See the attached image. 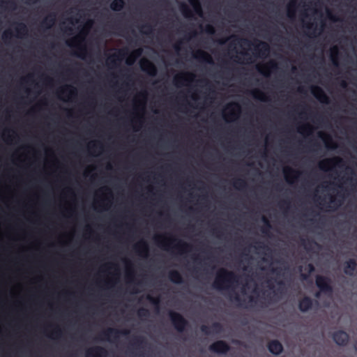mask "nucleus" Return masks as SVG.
<instances>
[{"mask_svg":"<svg viewBox=\"0 0 357 357\" xmlns=\"http://www.w3.org/2000/svg\"><path fill=\"white\" fill-rule=\"evenodd\" d=\"M239 277L233 271L220 268L215 278L213 287L218 290H230L234 291V284L238 282Z\"/></svg>","mask_w":357,"mask_h":357,"instance_id":"f257e3e1","label":"nucleus"},{"mask_svg":"<svg viewBox=\"0 0 357 357\" xmlns=\"http://www.w3.org/2000/svg\"><path fill=\"white\" fill-rule=\"evenodd\" d=\"M155 241L163 249L174 248L181 254L189 251L191 248L190 244L174 237L167 238L165 236H157L155 237Z\"/></svg>","mask_w":357,"mask_h":357,"instance_id":"f03ea898","label":"nucleus"},{"mask_svg":"<svg viewBox=\"0 0 357 357\" xmlns=\"http://www.w3.org/2000/svg\"><path fill=\"white\" fill-rule=\"evenodd\" d=\"M315 284L319 289V291L315 294L316 298H319L321 293L327 295L333 293L331 280L328 277L317 275L315 278Z\"/></svg>","mask_w":357,"mask_h":357,"instance_id":"7ed1b4c3","label":"nucleus"},{"mask_svg":"<svg viewBox=\"0 0 357 357\" xmlns=\"http://www.w3.org/2000/svg\"><path fill=\"white\" fill-rule=\"evenodd\" d=\"M169 317L174 327L178 332H183L188 326V321L178 312L169 311Z\"/></svg>","mask_w":357,"mask_h":357,"instance_id":"20e7f679","label":"nucleus"},{"mask_svg":"<svg viewBox=\"0 0 357 357\" xmlns=\"http://www.w3.org/2000/svg\"><path fill=\"white\" fill-rule=\"evenodd\" d=\"M130 331L127 329L119 330L114 328H108L101 333L100 337L102 340L110 341L112 338L117 340L120 335H128Z\"/></svg>","mask_w":357,"mask_h":357,"instance_id":"39448f33","label":"nucleus"},{"mask_svg":"<svg viewBox=\"0 0 357 357\" xmlns=\"http://www.w3.org/2000/svg\"><path fill=\"white\" fill-rule=\"evenodd\" d=\"M208 349L215 354H226L230 350V347L224 340H218L212 343Z\"/></svg>","mask_w":357,"mask_h":357,"instance_id":"423d86ee","label":"nucleus"},{"mask_svg":"<svg viewBox=\"0 0 357 357\" xmlns=\"http://www.w3.org/2000/svg\"><path fill=\"white\" fill-rule=\"evenodd\" d=\"M344 161L340 157H334L323 160L319 163V167L323 171H327L329 166H338L340 167L343 165Z\"/></svg>","mask_w":357,"mask_h":357,"instance_id":"0eeeda50","label":"nucleus"},{"mask_svg":"<svg viewBox=\"0 0 357 357\" xmlns=\"http://www.w3.org/2000/svg\"><path fill=\"white\" fill-rule=\"evenodd\" d=\"M312 94L321 103L328 104L329 98L324 90L318 86H311Z\"/></svg>","mask_w":357,"mask_h":357,"instance_id":"6e6552de","label":"nucleus"},{"mask_svg":"<svg viewBox=\"0 0 357 357\" xmlns=\"http://www.w3.org/2000/svg\"><path fill=\"white\" fill-rule=\"evenodd\" d=\"M140 67L142 71L146 73L150 76L154 77L157 74L156 66L148 59H142L140 61Z\"/></svg>","mask_w":357,"mask_h":357,"instance_id":"1a4fd4ad","label":"nucleus"},{"mask_svg":"<svg viewBox=\"0 0 357 357\" xmlns=\"http://www.w3.org/2000/svg\"><path fill=\"white\" fill-rule=\"evenodd\" d=\"M333 339L337 344L344 346L348 343L349 336L347 332L340 330L333 333Z\"/></svg>","mask_w":357,"mask_h":357,"instance_id":"9d476101","label":"nucleus"},{"mask_svg":"<svg viewBox=\"0 0 357 357\" xmlns=\"http://www.w3.org/2000/svg\"><path fill=\"white\" fill-rule=\"evenodd\" d=\"M107 351L99 346L90 348L86 351V357H107Z\"/></svg>","mask_w":357,"mask_h":357,"instance_id":"9b49d317","label":"nucleus"},{"mask_svg":"<svg viewBox=\"0 0 357 357\" xmlns=\"http://www.w3.org/2000/svg\"><path fill=\"white\" fill-rule=\"evenodd\" d=\"M227 108L230 109V112L224 115L226 120H227V118L233 120L238 116L241 112V107L238 103L234 102H230L227 105Z\"/></svg>","mask_w":357,"mask_h":357,"instance_id":"f8f14e48","label":"nucleus"},{"mask_svg":"<svg viewBox=\"0 0 357 357\" xmlns=\"http://www.w3.org/2000/svg\"><path fill=\"white\" fill-rule=\"evenodd\" d=\"M200 330L202 333L206 335H209L211 333H219L223 331L222 325L220 322H214L211 326L206 325H202L200 327Z\"/></svg>","mask_w":357,"mask_h":357,"instance_id":"ddd939ff","label":"nucleus"},{"mask_svg":"<svg viewBox=\"0 0 357 357\" xmlns=\"http://www.w3.org/2000/svg\"><path fill=\"white\" fill-rule=\"evenodd\" d=\"M255 50L258 52V56L261 58L266 57L271 51L269 45L264 41H259L255 45Z\"/></svg>","mask_w":357,"mask_h":357,"instance_id":"4468645a","label":"nucleus"},{"mask_svg":"<svg viewBox=\"0 0 357 357\" xmlns=\"http://www.w3.org/2000/svg\"><path fill=\"white\" fill-rule=\"evenodd\" d=\"M279 284V287L273 291V294L271 295V293H268L266 300L267 301V303L268 304H273L275 303H277L280 299V296H279V294H282V286L284 285V282L282 281H279L278 282Z\"/></svg>","mask_w":357,"mask_h":357,"instance_id":"2eb2a0df","label":"nucleus"},{"mask_svg":"<svg viewBox=\"0 0 357 357\" xmlns=\"http://www.w3.org/2000/svg\"><path fill=\"white\" fill-rule=\"evenodd\" d=\"M278 67V63L275 61L271 60L263 66H257V70L264 76H268L270 71L277 70Z\"/></svg>","mask_w":357,"mask_h":357,"instance_id":"dca6fc26","label":"nucleus"},{"mask_svg":"<svg viewBox=\"0 0 357 357\" xmlns=\"http://www.w3.org/2000/svg\"><path fill=\"white\" fill-rule=\"evenodd\" d=\"M267 347L268 351L274 355L280 354L284 349L282 343L278 340L269 341Z\"/></svg>","mask_w":357,"mask_h":357,"instance_id":"f3484780","label":"nucleus"},{"mask_svg":"<svg viewBox=\"0 0 357 357\" xmlns=\"http://www.w3.org/2000/svg\"><path fill=\"white\" fill-rule=\"evenodd\" d=\"M284 175L286 181L289 183H293L295 180H296L300 175V172L296 171L289 167H286L283 169Z\"/></svg>","mask_w":357,"mask_h":357,"instance_id":"a211bd4d","label":"nucleus"},{"mask_svg":"<svg viewBox=\"0 0 357 357\" xmlns=\"http://www.w3.org/2000/svg\"><path fill=\"white\" fill-rule=\"evenodd\" d=\"M313 300L309 296H304L299 301L298 308L302 312H306L312 309Z\"/></svg>","mask_w":357,"mask_h":357,"instance_id":"6ab92c4d","label":"nucleus"},{"mask_svg":"<svg viewBox=\"0 0 357 357\" xmlns=\"http://www.w3.org/2000/svg\"><path fill=\"white\" fill-rule=\"evenodd\" d=\"M356 267V261L354 259H350L344 263V273L348 275H353Z\"/></svg>","mask_w":357,"mask_h":357,"instance_id":"aec40b11","label":"nucleus"},{"mask_svg":"<svg viewBox=\"0 0 357 357\" xmlns=\"http://www.w3.org/2000/svg\"><path fill=\"white\" fill-rule=\"evenodd\" d=\"M135 250L139 255L142 256H147L149 252V245L148 243L144 241H140L138 243H137L135 247Z\"/></svg>","mask_w":357,"mask_h":357,"instance_id":"412c9836","label":"nucleus"},{"mask_svg":"<svg viewBox=\"0 0 357 357\" xmlns=\"http://www.w3.org/2000/svg\"><path fill=\"white\" fill-rule=\"evenodd\" d=\"M193 56L195 59H199L202 61H204L207 63H209V64L213 63V59L211 56V55L204 51L198 50L193 54Z\"/></svg>","mask_w":357,"mask_h":357,"instance_id":"4be33fe9","label":"nucleus"},{"mask_svg":"<svg viewBox=\"0 0 357 357\" xmlns=\"http://www.w3.org/2000/svg\"><path fill=\"white\" fill-rule=\"evenodd\" d=\"M127 54V52L123 50H119L117 54H114L113 55L108 57V64L116 66V61H121L126 55Z\"/></svg>","mask_w":357,"mask_h":357,"instance_id":"5701e85b","label":"nucleus"},{"mask_svg":"<svg viewBox=\"0 0 357 357\" xmlns=\"http://www.w3.org/2000/svg\"><path fill=\"white\" fill-rule=\"evenodd\" d=\"M56 22V15L54 13H51L45 17L40 22V26L45 29H50Z\"/></svg>","mask_w":357,"mask_h":357,"instance_id":"b1692460","label":"nucleus"},{"mask_svg":"<svg viewBox=\"0 0 357 357\" xmlns=\"http://www.w3.org/2000/svg\"><path fill=\"white\" fill-rule=\"evenodd\" d=\"M168 278L172 282L175 284H181L183 282L181 273L176 270L169 271Z\"/></svg>","mask_w":357,"mask_h":357,"instance_id":"393cba45","label":"nucleus"},{"mask_svg":"<svg viewBox=\"0 0 357 357\" xmlns=\"http://www.w3.org/2000/svg\"><path fill=\"white\" fill-rule=\"evenodd\" d=\"M131 344L137 349H142L146 347L148 345V342L144 337L136 336L133 338V342Z\"/></svg>","mask_w":357,"mask_h":357,"instance_id":"a878e982","label":"nucleus"},{"mask_svg":"<svg viewBox=\"0 0 357 357\" xmlns=\"http://www.w3.org/2000/svg\"><path fill=\"white\" fill-rule=\"evenodd\" d=\"M188 1L192 6L194 12L199 16H202L203 10L199 0H188Z\"/></svg>","mask_w":357,"mask_h":357,"instance_id":"bb28decb","label":"nucleus"},{"mask_svg":"<svg viewBox=\"0 0 357 357\" xmlns=\"http://www.w3.org/2000/svg\"><path fill=\"white\" fill-rule=\"evenodd\" d=\"M319 137H321L326 144V146L328 149H335L336 146L332 141V138L329 135H326L324 132H319Z\"/></svg>","mask_w":357,"mask_h":357,"instance_id":"cd10ccee","label":"nucleus"},{"mask_svg":"<svg viewBox=\"0 0 357 357\" xmlns=\"http://www.w3.org/2000/svg\"><path fill=\"white\" fill-rule=\"evenodd\" d=\"M125 6L124 0H113L110 3V8L113 11H121Z\"/></svg>","mask_w":357,"mask_h":357,"instance_id":"c85d7f7f","label":"nucleus"},{"mask_svg":"<svg viewBox=\"0 0 357 357\" xmlns=\"http://www.w3.org/2000/svg\"><path fill=\"white\" fill-rule=\"evenodd\" d=\"M297 8V2L296 0L290 1L287 6V15L289 18H294L296 14V9Z\"/></svg>","mask_w":357,"mask_h":357,"instance_id":"c756f323","label":"nucleus"},{"mask_svg":"<svg viewBox=\"0 0 357 357\" xmlns=\"http://www.w3.org/2000/svg\"><path fill=\"white\" fill-rule=\"evenodd\" d=\"M142 50L141 49H137L132 52L129 56L126 59V63L128 65H132L134 63L137 57H139L142 54Z\"/></svg>","mask_w":357,"mask_h":357,"instance_id":"7c9ffc66","label":"nucleus"},{"mask_svg":"<svg viewBox=\"0 0 357 357\" xmlns=\"http://www.w3.org/2000/svg\"><path fill=\"white\" fill-rule=\"evenodd\" d=\"M15 31L19 37H22L27 33V27L25 24L22 22L16 23Z\"/></svg>","mask_w":357,"mask_h":357,"instance_id":"2f4dec72","label":"nucleus"},{"mask_svg":"<svg viewBox=\"0 0 357 357\" xmlns=\"http://www.w3.org/2000/svg\"><path fill=\"white\" fill-rule=\"evenodd\" d=\"M251 94H252V97L255 99H257V100H259L264 101V102L268 101V98L266 96V95L264 94V93H263L261 91H260L259 89L253 90L251 92Z\"/></svg>","mask_w":357,"mask_h":357,"instance_id":"473e14b6","label":"nucleus"},{"mask_svg":"<svg viewBox=\"0 0 357 357\" xmlns=\"http://www.w3.org/2000/svg\"><path fill=\"white\" fill-rule=\"evenodd\" d=\"M264 226L261 227V231L265 235H269L270 230L272 228L270 221L266 217L262 218Z\"/></svg>","mask_w":357,"mask_h":357,"instance_id":"72a5a7b5","label":"nucleus"},{"mask_svg":"<svg viewBox=\"0 0 357 357\" xmlns=\"http://www.w3.org/2000/svg\"><path fill=\"white\" fill-rule=\"evenodd\" d=\"M0 6L3 8H9L12 10H14L17 8V3L15 1L13 0L1 1Z\"/></svg>","mask_w":357,"mask_h":357,"instance_id":"f704fd0d","label":"nucleus"},{"mask_svg":"<svg viewBox=\"0 0 357 357\" xmlns=\"http://www.w3.org/2000/svg\"><path fill=\"white\" fill-rule=\"evenodd\" d=\"M180 10L185 17L189 18V17H192V10L190 9V8L185 3L181 4Z\"/></svg>","mask_w":357,"mask_h":357,"instance_id":"c9c22d12","label":"nucleus"},{"mask_svg":"<svg viewBox=\"0 0 357 357\" xmlns=\"http://www.w3.org/2000/svg\"><path fill=\"white\" fill-rule=\"evenodd\" d=\"M338 54H339V52H338L337 47L336 46L333 47L331 49V59L333 62V64L335 66H338V65H339L338 60H337Z\"/></svg>","mask_w":357,"mask_h":357,"instance_id":"e433bc0d","label":"nucleus"},{"mask_svg":"<svg viewBox=\"0 0 357 357\" xmlns=\"http://www.w3.org/2000/svg\"><path fill=\"white\" fill-rule=\"evenodd\" d=\"M233 185L236 189L243 190L247 187V183L244 179L236 178L234 180Z\"/></svg>","mask_w":357,"mask_h":357,"instance_id":"4c0bfd02","label":"nucleus"},{"mask_svg":"<svg viewBox=\"0 0 357 357\" xmlns=\"http://www.w3.org/2000/svg\"><path fill=\"white\" fill-rule=\"evenodd\" d=\"M186 75L190 76V77H194L193 74L188 73V74H181L175 76L174 77V82L177 84H183L185 81L187 80Z\"/></svg>","mask_w":357,"mask_h":357,"instance_id":"58836bf2","label":"nucleus"},{"mask_svg":"<svg viewBox=\"0 0 357 357\" xmlns=\"http://www.w3.org/2000/svg\"><path fill=\"white\" fill-rule=\"evenodd\" d=\"M67 91H69L71 96H75L77 94L76 89L70 85L66 86L60 91V92L61 93H65Z\"/></svg>","mask_w":357,"mask_h":357,"instance_id":"ea45409f","label":"nucleus"},{"mask_svg":"<svg viewBox=\"0 0 357 357\" xmlns=\"http://www.w3.org/2000/svg\"><path fill=\"white\" fill-rule=\"evenodd\" d=\"M137 315L140 318L148 317L149 316V311L146 308L141 307L137 310Z\"/></svg>","mask_w":357,"mask_h":357,"instance_id":"a19ab883","label":"nucleus"},{"mask_svg":"<svg viewBox=\"0 0 357 357\" xmlns=\"http://www.w3.org/2000/svg\"><path fill=\"white\" fill-rule=\"evenodd\" d=\"M312 127L309 124L303 125L298 128V132L301 133H311L312 132Z\"/></svg>","mask_w":357,"mask_h":357,"instance_id":"79ce46f5","label":"nucleus"},{"mask_svg":"<svg viewBox=\"0 0 357 357\" xmlns=\"http://www.w3.org/2000/svg\"><path fill=\"white\" fill-rule=\"evenodd\" d=\"M77 49L79 50V53L77 54L79 57L84 59V56L86 54L87 51L86 48L84 46L78 45Z\"/></svg>","mask_w":357,"mask_h":357,"instance_id":"37998d69","label":"nucleus"},{"mask_svg":"<svg viewBox=\"0 0 357 357\" xmlns=\"http://www.w3.org/2000/svg\"><path fill=\"white\" fill-rule=\"evenodd\" d=\"M230 299H231V301L237 303L240 305H243L242 300H241L240 296L237 293L235 292L234 294V295L231 294Z\"/></svg>","mask_w":357,"mask_h":357,"instance_id":"c03bdc74","label":"nucleus"},{"mask_svg":"<svg viewBox=\"0 0 357 357\" xmlns=\"http://www.w3.org/2000/svg\"><path fill=\"white\" fill-rule=\"evenodd\" d=\"M142 29H146V31H143L142 29H141V31L146 35H149V34L152 33V32H153L152 26L150 25L149 24H146L143 25L142 26Z\"/></svg>","mask_w":357,"mask_h":357,"instance_id":"a18cd8bd","label":"nucleus"},{"mask_svg":"<svg viewBox=\"0 0 357 357\" xmlns=\"http://www.w3.org/2000/svg\"><path fill=\"white\" fill-rule=\"evenodd\" d=\"M11 36L12 32L9 30H6L3 33L1 38L5 43H6L11 38Z\"/></svg>","mask_w":357,"mask_h":357,"instance_id":"49530a36","label":"nucleus"},{"mask_svg":"<svg viewBox=\"0 0 357 357\" xmlns=\"http://www.w3.org/2000/svg\"><path fill=\"white\" fill-rule=\"evenodd\" d=\"M146 299L149 302H151V303H153L154 305H158L159 302H160V300L158 298H154V297L151 296V295H147Z\"/></svg>","mask_w":357,"mask_h":357,"instance_id":"de8ad7c7","label":"nucleus"},{"mask_svg":"<svg viewBox=\"0 0 357 357\" xmlns=\"http://www.w3.org/2000/svg\"><path fill=\"white\" fill-rule=\"evenodd\" d=\"M204 31L206 33H207L208 34H214L215 33V28L211 24L206 25Z\"/></svg>","mask_w":357,"mask_h":357,"instance_id":"09e8293b","label":"nucleus"},{"mask_svg":"<svg viewBox=\"0 0 357 357\" xmlns=\"http://www.w3.org/2000/svg\"><path fill=\"white\" fill-rule=\"evenodd\" d=\"M289 204H290V203H289V202L288 200H282V201H281V202H280V204H279V206H280V208H283V207H284V206L285 205V206H287V208H289Z\"/></svg>","mask_w":357,"mask_h":357,"instance_id":"8fccbe9b","label":"nucleus"},{"mask_svg":"<svg viewBox=\"0 0 357 357\" xmlns=\"http://www.w3.org/2000/svg\"><path fill=\"white\" fill-rule=\"evenodd\" d=\"M249 303H250L252 305L255 304L256 305L257 303V298L254 297L253 296H249Z\"/></svg>","mask_w":357,"mask_h":357,"instance_id":"3c124183","label":"nucleus"},{"mask_svg":"<svg viewBox=\"0 0 357 357\" xmlns=\"http://www.w3.org/2000/svg\"><path fill=\"white\" fill-rule=\"evenodd\" d=\"M53 333L56 336V337H60L61 335V331L59 328L56 327L55 328V330L54 331Z\"/></svg>","mask_w":357,"mask_h":357,"instance_id":"603ef678","label":"nucleus"},{"mask_svg":"<svg viewBox=\"0 0 357 357\" xmlns=\"http://www.w3.org/2000/svg\"><path fill=\"white\" fill-rule=\"evenodd\" d=\"M239 40H241V42L242 43H243L245 45H247L249 46L252 45L251 42L246 38H240Z\"/></svg>","mask_w":357,"mask_h":357,"instance_id":"864d4df0","label":"nucleus"},{"mask_svg":"<svg viewBox=\"0 0 357 357\" xmlns=\"http://www.w3.org/2000/svg\"><path fill=\"white\" fill-rule=\"evenodd\" d=\"M181 41H179L178 43H176V44H174V49L176 52H178L181 50Z\"/></svg>","mask_w":357,"mask_h":357,"instance_id":"5fc2aeb1","label":"nucleus"},{"mask_svg":"<svg viewBox=\"0 0 357 357\" xmlns=\"http://www.w3.org/2000/svg\"><path fill=\"white\" fill-rule=\"evenodd\" d=\"M77 38H73V40H70V41H68V42H67V45H68L69 47H74L75 45H74V44H73V43H74V42H75V41L77 40Z\"/></svg>","mask_w":357,"mask_h":357,"instance_id":"6e6d98bb","label":"nucleus"},{"mask_svg":"<svg viewBox=\"0 0 357 357\" xmlns=\"http://www.w3.org/2000/svg\"><path fill=\"white\" fill-rule=\"evenodd\" d=\"M307 267H308V270H309V273H310L314 271V266L312 264H309Z\"/></svg>","mask_w":357,"mask_h":357,"instance_id":"4d7b16f0","label":"nucleus"},{"mask_svg":"<svg viewBox=\"0 0 357 357\" xmlns=\"http://www.w3.org/2000/svg\"><path fill=\"white\" fill-rule=\"evenodd\" d=\"M264 294H265V296L264 297V301L261 302V306H263V304H265L266 305H269V304L267 303V301L266 300V296H267V294H266V291H264Z\"/></svg>","mask_w":357,"mask_h":357,"instance_id":"13d9d810","label":"nucleus"},{"mask_svg":"<svg viewBox=\"0 0 357 357\" xmlns=\"http://www.w3.org/2000/svg\"><path fill=\"white\" fill-rule=\"evenodd\" d=\"M340 86L342 88H346L347 86V83L346 82V81L342 80L341 82H340Z\"/></svg>","mask_w":357,"mask_h":357,"instance_id":"bf43d9fd","label":"nucleus"},{"mask_svg":"<svg viewBox=\"0 0 357 357\" xmlns=\"http://www.w3.org/2000/svg\"><path fill=\"white\" fill-rule=\"evenodd\" d=\"M213 231H214V233L217 235V236L220 237V236H221V232H220V230L216 229H213Z\"/></svg>","mask_w":357,"mask_h":357,"instance_id":"052dcab7","label":"nucleus"},{"mask_svg":"<svg viewBox=\"0 0 357 357\" xmlns=\"http://www.w3.org/2000/svg\"><path fill=\"white\" fill-rule=\"evenodd\" d=\"M134 275V273L133 272H129L128 274V277H132Z\"/></svg>","mask_w":357,"mask_h":357,"instance_id":"680f3d73","label":"nucleus"},{"mask_svg":"<svg viewBox=\"0 0 357 357\" xmlns=\"http://www.w3.org/2000/svg\"><path fill=\"white\" fill-rule=\"evenodd\" d=\"M301 242H302V244L305 246V248L307 249V246L305 245V239H302Z\"/></svg>","mask_w":357,"mask_h":357,"instance_id":"e2e57ef3","label":"nucleus"},{"mask_svg":"<svg viewBox=\"0 0 357 357\" xmlns=\"http://www.w3.org/2000/svg\"><path fill=\"white\" fill-rule=\"evenodd\" d=\"M335 202V199L333 197H331V203H334Z\"/></svg>","mask_w":357,"mask_h":357,"instance_id":"0e129e2a","label":"nucleus"},{"mask_svg":"<svg viewBox=\"0 0 357 357\" xmlns=\"http://www.w3.org/2000/svg\"><path fill=\"white\" fill-rule=\"evenodd\" d=\"M268 287H269L270 289H273L274 287H273V285L272 284L269 283L268 284Z\"/></svg>","mask_w":357,"mask_h":357,"instance_id":"69168bd1","label":"nucleus"},{"mask_svg":"<svg viewBox=\"0 0 357 357\" xmlns=\"http://www.w3.org/2000/svg\"><path fill=\"white\" fill-rule=\"evenodd\" d=\"M330 17H331L333 20H334V21H337V18H335L333 15H330Z\"/></svg>","mask_w":357,"mask_h":357,"instance_id":"338daca9","label":"nucleus"},{"mask_svg":"<svg viewBox=\"0 0 357 357\" xmlns=\"http://www.w3.org/2000/svg\"><path fill=\"white\" fill-rule=\"evenodd\" d=\"M306 27L307 29H310L312 27V24H308L306 25Z\"/></svg>","mask_w":357,"mask_h":357,"instance_id":"774afa93","label":"nucleus"}]
</instances>
